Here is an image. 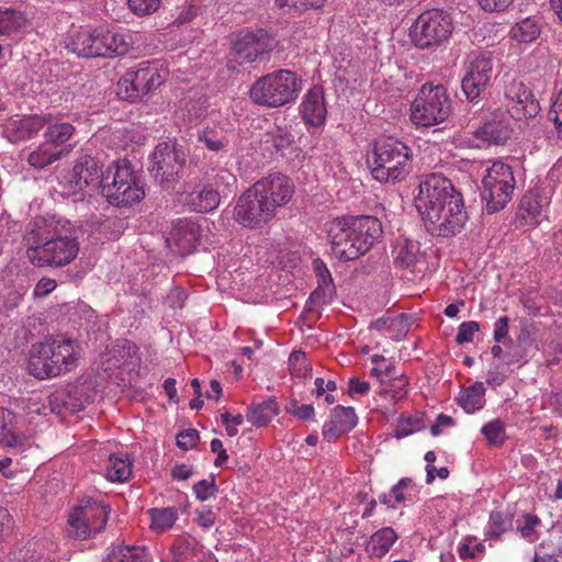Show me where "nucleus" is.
Masks as SVG:
<instances>
[{"label": "nucleus", "mask_w": 562, "mask_h": 562, "mask_svg": "<svg viewBox=\"0 0 562 562\" xmlns=\"http://www.w3.org/2000/svg\"><path fill=\"white\" fill-rule=\"evenodd\" d=\"M211 451L216 453L217 457L214 461L215 467L222 468L228 460V454L223 447V442L220 439H213L210 443Z\"/></svg>", "instance_id": "obj_62"}, {"label": "nucleus", "mask_w": 562, "mask_h": 562, "mask_svg": "<svg viewBox=\"0 0 562 562\" xmlns=\"http://www.w3.org/2000/svg\"><path fill=\"white\" fill-rule=\"evenodd\" d=\"M347 217L334 220L328 228V237L330 239V250L334 257L339 260L349 261L348 257L342 254L344 249H348L349 244H355L353 236L348 228Z\"/></svg>", "instance_id": "obj_26"}, {"label": "nucleus", "mask_w": 562, "mask_h": 562, "mask_svg": "<svg viewBox=\"0 0 562 562\" xmlns=\"http://www.w3.org/2000/svg\"><path fill=\"white\" fill-rule=\"evenodd\" d=\"M276 45L274 37L266 30H243L237 34L231 50V57L239 65L252 63Z\"/></svg>", "instance_id": "obj_14"}, {"label": "nucleus", "mask_w": 562, "mask_h": 562, "mask_svg": "<svg viewBox=\"0 0 562 562\" xmlns=\"http://www.w3.org/2000/svg\"><path fill=\"white\" fill-rule=\"evenodd\" d=\"M103 29L104 25L80 30L71 42L72 52L86 58L103 57Z\"/></svg>", "instance_id": "obj_24"}, {"label": "nucleus", "mask_w": 562, "mask_h": 562, "mask_svg": "<svg viewBox=\"0 0 562 562\" xmlns=\"http://www.w3.org/2000/svg\"><path fill=\"white\" fill-rule=\"evenodd\" d=\"M195 514H196V516H195L194 520L199 526H201L205 529H209L214 525L215 515L210 508H207V507L199 508V509H196Z\"/></svg>", "instance_id": "obj_61"}, {"label": "nucleus", "mask_w": 562, "mask_h": 562, "mask_svg": "<svg viewBox=\"0 0 562 562\" xmlns=\"http://www.w3.org/2000/svg\"><path fill=\"white\" fill-rule=\"evenodd\" d=\"M454 31L452 15L442 9L422 12L411 26V40L420 48H436L449 42Z\"/></svg>", "instance_id": "obj_9"}, {"label": "nucleus", "mask_w": 562, "mask_h": 562, "mask_svg": "<svg viewBox=\"0 0 562 562\" xmlns=\"http://www.w3.org/2000/svg\"><path fill=\"white\" fill-rule=\"evenodd\" d=\"M549 119L553 122L559 137L562 138V90L557 94L551 105Z\"/></svg>", "instance_id": "obj_56"}, {"label": "nucleus", "mask_w": 562, "mask_h": 562, "mask_svg": "<svg viewBox=\"0 0 562 562\" xmlns=\"http://www.w3.org/2000/svg\"><path fill=\"white\" fill-rule=\"evenodd\" d=\"M398 539L397 533L391 527H383L371 535L366 544V551L370 557H384Z\"/></svg>", "instance_id": "obj_30"}, {"label": "nucleus", "mask_w": 562, "mask_h": 562, "mask_svg": "<svg viewBox=\"0 0 562 562\" xmlns=\"http://www.w3.org/2000/svg\"><path fill=\"white\" fill-rule=\"evenodd\" d=\"M510 135L509 120L507 113L496 110L490 117L475 130L474 139L471 143L473 147H485L505 143Z\"/></svg>", "instance_id": "obj_19"}, {"label": "nucleus", "mask_w": 562, "mask_h": 562, "mask_svg": "<svg viewBox=\"0 0 562 562\" xmlns=\"http://www.w3.org/2000/svg\"><path fill=\"white\" fill-rule=\"evenodd\" d=\"M347 220L355 244H349L348 249H344L342 254L348 257V260H355L364 255L378 241L383 231L381 222L373 216H351Z\"/></svg>", "instance_id": "obj_16"}, {"label": "nucleus", "mask_w": 562, "mask_h": 562, "mask_svg": "<svg viewBox=\"0 0 562 562\" xmlns=\"http://www.w3.org/2000/svg\"><path fill=\"white\" fill-rule=\"evenodd\" d=\"M301 88V79L295 72L280 69L257 79L249 97L256 104L279 108L294 102Z\"/></svg>", "instance_id": "obj_7"}, {"label": "nucleus", "mask_w": 562, "mask_h": 562, "mask_svg": "<svg viewBox=\"0 0 562 562\" xmlns=\"http://www.w3.org/2000/svg\"><path fill=\"white\" fill-rule=\"evenodd\" d=\"M70 398V413L83 411L97 396L94 382L90 378L78 380L67 389Z\"/></svg>", "instance_id": "obj_28"}, {"label": "nucleus", "mask_w": 562, "mask_h": 562, "mask_svg": "<svg viewBox=\"0 0 562 562\" xmlns=\"http://www.w3.org/2000/svg\"><path fill=\"white\" fill-rule=\"evenodd\" d=\"M301 113L304 121L312 126H321L326 119L327 110L321 88L311 89L301 103Z\"/></svg>", "instance_id": "obj_25"}, {"label": "nucleus", "mask_w": 562, "mask_h": 562, "mask_svg": "<svg viewBox=\"0 0 562 562\" xmlns=\"http://www.w3.org/2000/svg\"><path fill=\"white\" fill-rule=\"evenodd\" d=\"M200 440V435L196 429L188 428L178 431V448L189 450L194 448Z\"/></svg>", "instance_id": "obj_57"}, {"label": "nucleus", "mask_w": 562, "mask_h": 562, "mask_svg": "<svg viewBox=\"0 0 562 562\" xmlns=\"http://www.w3.org/2000/svg\"><path fill=\"white\" fill-rule=\"evenodd\" d=\"M326 0H276V2L284 8H294L296 10H307V9H319L324 5Z\"/></svg>", "instance_id": "obj_55"}, {"label": "nucleus", "mask_w": 562, "mask_h": 562, "mask_svg": "<svg viewBox=\"0 0 562 562\" xmlns=\"http://www.w3.org/2000/svg\"><path fill=\"white\" fill-rule=\"evenodd\" d=\"M465 75L462 79V91L471 102L480 98L490 85L493 61L488 53L471 52L465 59Z\"/></svg>", "instance_id": "obj_13"}, {"label": "nucleus", "mask_w": 562, "mask_h": 562, "mask_svg": "<svg viewBox=\"0 0 562 562\" xmlns=\"http://www.w3.org/2000/svg\"><path fill=\"white\" fill-rule=\"evenodd\" d=\"M252 187L274 215L292 200L295 190L293 181L280 172L259 179Z\"/></svg>", "instance_id": "obj_17"}, {"label": "nucleus", "mask_w": 562, "mask_h": 562, "mask_svg": "<svg viewBox=\"0 0 562 562\" xmlns=\"http://www.w3.org/2000/svg\"><path fill=\"white\" fill-rule=\"evenodd\" d=\"M515 177L509 165L494 160L490 162L482 177V196L486 201L488 213L504 209L512 200L515 189Z\"/></svg>", "instance_id": "obj_10"}, {"label": "nucleus", "mask_w": 562, "mask_h": 562, "mask_svg": "<svg viewBox=\"0 0 562 562\" xmlns=\"http://www.w3.org/2000/svg\"><path fill=\"white\" fill-rule=\"evenodd\" d=\"M507 113L515 120H527L538 115L540 105L522 81L513 80L505 88Z\"/></svg>", "instance_id": "obj_18"}, {"label": "nucleus", "mask_w": 562, "mask_h": 562, "mask_svg": "<svg viewBox=\"0 0 562 562\" xmlns=\"http://www.w3.org/2000/svg\"><path fill=\"white\" fill-rule=\"evenodd\" d=\"M481 432L492 446H502L506 439L505 425L499 419L486 423L481 428Z\"/></svg>", "instance_id": "obj_43"}, {"label": "nucleus", "mask_w": 562, "mask_h": 562, "mask_svg": "<svg viewBox=\"0 0 562 562\" xmlns=\"http://www.w3.org/2000/svg\"><path fill=\"white\" fill-rule=\"evenodd\" d=\"M233 216L238 224L250 229L261 228L276 217L252 186L238 198Z\"/></svg>", "instance_id": "obj_15"}, {"label": "nucleus", "mask_w": 562, "mask_h": 562, "mask_svg": "<svg viewBox=\"0 0 562 562\" xmlns=\"http://www.w3.org/2000/svg\"><path fill=\"white\" fill-rule=\"evenodd\" d=\"M139 363L137 347L127 339H119L102 356V364L105 371L120 369L123 371H133Z\"/></svg>", "instance_id": "obj_20"}, {"label": "nucleus", "mask_w": 562, "mask_h": 562, "mask_svg": "<svg viewBox=\"0 0 562 562\" xmlns=\"http://www.w3.org/2000/svg\"><path fill=\"white\" fill-rule=\"evenodd\" d=\"M279 413V406L273 397H269L261 403L251 405L246 414L247 420L256 426L262 427L270 423Z\"/></svg>", "instance_id": "obj_33"}, {"label": "nucleus", "mask_w": 562, "mask_h": 562, "mask_svg": "<svg viewBox=\"0 0 562 562\" xmlns=\"http://www.w3.org/2000/svg\"><path fill=\"white\" fill-rule=\"evenodd\" d=\"M13 525L14 520L10 512L4 507H0V542L10 536Z\"/></svg>", "instance_id": "obj_59"}, {"label": "nucleus", "mask_w": 562, "mask_h": 562, "mask_svg": "<svg viewBox=\"0 0 562 562\" xmlns=\"http://www.w3.org/2000/svg\"><path fill=\"white\" fill-rule=\"evenodd\" d=\"M374 161L372 177L381 182L404 180L412 168V149L402 140L392 137H381L374 143Z\"/></svg>", "instance_id": "obj_6"}, {"label": "nucleus", "mask_w": 562, "mask_h": 562, "mask_svg": "<svg viewBox=\"0 0 562 562\" xmlns=\"http://www.w3.org/2000/svg\"><path fill=\"white\" fill-rule=\"evenodd\" d=\"M47 127L44 132L45 142L56 148H66L65 145L70 142L76 133V127L68 122H55L53 119L46 123Z\"/></svg>", "instance_id": "obj_34"}, {"label": "nucleus", "mask_w": 562, "mask_h": 562, "mask_svg": "<svg viewBox=\"0 0 562 562\" xmlns=\"http://www.w3.org/2000/svg\"><path fill=\"white\" fill-rule=\"evenodd\" d=\"M541 520L535 515H525L522 524L517 527L521 537L528 542L532 543L538 540L536 528L540 526Z\"/></svg>", "instance_id": "obj_51"}, {"label": "nucleus", "mask_w": 562, "mask_h": 562, "mask_svg": "<svg viewBox=\"0 0 562 562\" xmlns=\"http://www.w3.org/2000/svg\"><path fill=\"white\" fill-rule=\"evenodd\" d=\"M408 381L404 374H398L390 379H381L376 394L379 397L396 403L407 395Z\"/></svg>", "instance_id": "obj_37"}, {"label": "nucleus", "mask_w": 562, "mask_h": 562, "mask_svg": "<svg viewBox=\"0 0 562 562\" xmlns=\"http://www.w3.org/2000/svg\"><path fill=\"white\" fill-rule=\"evenodd\" d=\"M110 508L109 506L88 499H81L68 517L67 532L76 539H87L104 529Z\"/></svg>", "instance_id": "obj_12"}, {"label": "nucleus", "mask_w": 562, "mask_h": 562, "mask_svg": "<svg viewBox=\"0 0 562 562\" xmlns=\"http://www.w3.org/2000/svg\"><path fill=\"white\" fill-rule=\"evenodd\" d=\"M508 371L509 370L505 369V366L503 363L493 362L487 372V384L494 387L499 386L506 380Z\"/></svg>", "instance_id": "obj_54"}, {"label": "nucleus", "mask_w": 562, "mask_h": 562, "mask_svg": "<svg viewBox=\"0 0 562 562\" xmlns=\"http://www.w3.org/2000/svg\"><path fill=\"white\" fill-rule=\"evenodd\" d=\"M57 286L54 279L42 278L35 285L33 294L35 297H43L52 293Z\"/></svg>", "instance_id": "obj_60"}, {"label": "nucleus", "mask_w": 562, "mask_h": 562, "mask_svg": "<svg viewBox=\"0 0 562 562\" xmlns=\"http://www.w3.org/2000/svg\"><path fill=\"white\" fill-rule=\"evenodd\" d=\"M508 323L507 316L499 317L494 324L493 338L496 342H503L508 335Z\"/></svg>", "instance_id": "obj_63"}, {"label": "nucleus", "mask_w": 562, "mask_h": 562, "mask_svg": "<svg viewBox=\"0 0 562 562\" xmlns=\"http://www.w3.org/2000/svg\"><path fill=\"white\" fill-rule=\"evenodd\" d=\"M32 26L27 14L12 7H0V36L13 42L25 37Z\"/></svg>", "instance_id": "obj_22"}, {"label": "nucleus", "mask_w": 562, "mask_h": 562, "mask_svg": "<svg viewBox=\"0 0 562 562\" xmlns=\"http://www.w3.org/2000/svg\"><path fill=\"white\" fill-rule=\"evenodd\" d=\"M393 252L394 263L400 268L413 269L422 258L419 243L406 238L397 241Z\"/></svg>", "instance_id": "obj_31"}, {"label": "nucleus", "mask_w": 562, "mask_h": 562, "mask_svg": "<svg viewBox=\"0 0 562 562\" xmlns=\"http://www.w3.org/2000/svg\"><path fill=\"white\" fill-rule=\"evenodd\" d=\"M70 149L71 147L56 148L49 145V143L44 142L36 149L30 153L27 161L34 168L43 169L66 156Z\"/></svg>", "instance_id": "obj_32"}, {"label": "nucleus", "mask_w": 562, "mask_h": 562, "mask_svg": "<svg viewBox=\"0 0 562 562\" xmlns=\"http://www.w3.org/2000/svg\"><path fill=\"white\" fill-rule=\"evenodd\" d=\"M331 416L338 424V427L345 432L350 431L358 422L353 407L336 406L333 409Z\"/></svg>", "instance_id": "obj_44"}, {"label": "nucleus", "mask_w": 562, "mask_h": 562, "mask_svg": "<svg viewBox=\"0 0 562 562\" xmlns=\"http://www.w3.org/2000/svg\"><path fill=\"white\" fill-rule=\"evenodd\" d=\"M150 518V528L156 532H165L176 522V513L173 508H150L147 510Z\"/></svg>", "instance_id": "obj_42"}, {"label": "nucleus", "mask_w": 562, "mask_h": 562, "mask_svg": "<svg viewBox=\"0 0 562 562\" xmlns=\"http://www.w3.org/2000/svg\"><path fill=\"white\" fill-rule=\"evenodd\" d=\"M415 205L427 229L439 236L460 233L468 220L461 194L438 173L428 175L420 182Z\"/></svg>", "instance_id": "obj_2"}, {"label": "nucleus", "mask_w": 562, "mask_h": 562, "mask_svg": "<svg viewBox=\"0 0 562 562\" xmlns=\"http://www.w3.org/2000/svg\"><path fill=\"white\" fill-rule=\"evenodd\" d=\"M192 490L199 501L205 502L211 498L216 491L215 481L213 477L209 480H201L193 485Z\"/></svg>", "instance_id": "obj_53"}, {"label": "nucleus", "mask_w": 562, "mask_h": 562, "mask_svg": "<svg viewBox=\"0 0 562 562\" xmlns=\"http://www.w3.org/2000/svg\"><path fill=\"white\" fill-rule=\"evenodd\" d=\"M13 415L10 411L0 407V440L3 445L15 447L20 443L19 435L11 431L8 426L12 422Z\"/></svg>", "instance_id": "obj_45"}, {"label": "nucleus", "mask_w": 562, "mask_h": 562, "mask_svg": "<svg viewBox=\"0 0 562 562\" xmlns=\"http://www.w3.org/2000/svg\"><path fill=\"white\" fill-rule=\"evenodd\" d=\"M166 78V70L159 69L157 61L140 63L135 70L127 71L117 82V95L122 100H143L158 88Z\"/></svg>", "instance_id": "obj_11"}, {"label": "nucleus", "mask_w": 562, "mask_h": 562, "mask_svg": "<svg viewBox=\"0 0 562 562\" xmlns=\"http://www.w3.org/2000/svg\"><path fill=\"white\" fill-rule=\"evenodd\" d=\"M370 384L367 381H362L357 376H353L348 382V392L351 396L364 395L369 392Z\"/></svg>", "instance_id": "obj_64"}, {"label": "nucleus", "mask_w": 562, "mask_h": 562, "mask_svg": "<svg viewBox=\"0 0 562 562\" xmlns=\"http://www.w3.org/2000/svg\"><path fill=\"white\" fill-rule=\"evenodd\" d=\"M509 526L510 521L501 512H492L490 514L488 528L485 536L487 539H496L503 535Z\"/></svg>", "instance_id": "obj_48"}, {"label": "nucleus", "mask_w": 562, "mask_h": 562, "mask_svg": "<svg viewBox=\"0 0 562 562\" xmlns=\"http://www.w3.org/2000/svg\"><path fill=\"white\" fill-rule=\"evenodd\" d=\"M48 407L53 414L60 415L64 411L70 412V398L66 389L54 391L47 398Z\"/></svg>", "instance_id": "obj_49"}, {"label": "nucleus", "mask_w": 562, "mask_h": 562, "mask_svg": "<svg viewBox=\"0 0 562 562\" xmlns=\"http://www.w3.org/2000/svg\"><path fill=\"white\" fill-rule=\"evenodd\" d=\"M547 204L548 203L536 193L528 192L524 194L517 212V221L520 225L536 227L541 222Z\"/></svg>", "instance_id": "obj_27"}, {"label": "nucleus", "mask_w": 562, "mask_h": 562, "mask_svg": "<svg viewBox=\"0 0 562 562\" xmlns=\"http://www.w3.org/2000/svg\"><path fill=\"white\" fill-rule=\"evenodd\" d=\"M484 394V384L476 382L460 395L459 404L467 413H474L483 407Z\"/></svg>", "instance_id": "obj_39"}, {"label": "nucleus", "mask_w": 562, "mask_h": 562, "mask_svg": "<svg viewBox=\"0 0 562 562\" xmlns=\"http://www.w3.org/2000/svg\"><path fill=\"white\" fill-rule=\"evenodd\" d=\"M131 10L138 14H149L159 8L160 0H127Z\"/></svg>", "instance_id": "obj_58"}, {"label": "nucleus", "mask_w": 562, "mask_h": 562, "mask_svg": "<svg viewBox=\"0 0 562 562\" xmlns=\"http://www.w3.org/2000/svg\"><path fill=\"white\" fill-rule=\"evenodd\" d=\"M52 120V114H34L10 119L3 130L11 143L30 139L35 136Z\"/></svg>", "instance_id": "obj_21"}, {"label": "nucleus", "mask_w": 562, "mask_h": 562, "mask_svg": "<svg viewBox=\"0 0 562 562\" xmlns=\"http://www.w3.org/2000/svg\"><path fill=\"white\" fill-rule=\"evenodd\" d=\"M451 113V100L442 85L424 83L411 105V121L429 127L445 122Z\"/></svg>", "instance_id": "obj_8"}, {"label": "nucleus", "mask_w": 562, "mask_h": 562, "mask_svg": "<svg viewBox=\"0 0 562 562\" xmlns=\"http://www.w3.org/2000/svg\"><path fill=\"white\" fill-rule=\"evenodd\" d=\"M132 462L121 456L111 454L105 468V477L111 482H125L131 477Z\"/></svg>", "instance_id": "obj_38"}, {"label": "nucleus", "mask_w": 562, "mask_h": 562, "mask_svg": "<svg viewBox=\"0 0 562 562\" xmlns=\"http://www.w3.org/2000/svg\"><path fill=\"white\" fill-rule=\"evenodd\" d=\"M103 57L125 55L131 47V35L103 29Z\"/></svg>", "instance_id": "obj_35"}, {"label": "nucleus", "mask_w": 562, "mask_h": 562, "mask_svg": "<svg viewBox=\"0 0 562 562\" xmlns=\"http://www.w3.org/2000/svg\"><path fill=\"white\" fill-rule=\"evenodd\" d=\"M80 348L61 335L48 336L29 350L27 372L37 380L65 375L79 366Z\"/></svg>", "instance_id": "obj_4"}, {"label": "nucleus", "mask_w": 562, "mask_h": 562, "mask_svg": "<svg viewBox=\"0 0 562 562\" xmlns=\"http://www.w3.org/2000/svg\"><path fill=\"white\" fill-rule=\"evenodd\" d=\"M200 226L191 220L178 221V256L192 254L199 244Z\"/></svg>", "instance_id": "obj_29"}, {"label": "nucleus", "mask_w": 562, "mask_h": 562, "mask_svg": "<svg viewBox=\"0 0 562 562\" xmlns=\"http://www.w3.org/2000/svg\"><path fill=\"white\" fill-rule=\"evenodd\" d=\"M424 428V415L419 412L414 414H403L394 430V437L397 439L411 436Z\"/></svg>", "instance_id": "obj_41"}, {"label": "nucleus", "mask_w": 562, "mask_h": 562, "mask_svg": "<svg viewBox=\"0 0 562 562\" xmlns=\"http://www.w3.org/2000/svg\"><path fill=\"white\" fill-rule=\"evenodd\" d=\"M150 160L149 171L153 177L160 183L169 182L175 175L176 142L159 143L151 154Z\"/></svg>", "instance_id": "obj_23"}, {"label": "nucleus", "mask_w": 562, "mask_h": 562, "mask_svg": "<svg viewBox=\"0 0 562 562\" xmlns=\"http://www.w3.org/2000/svg\"><path fill=\"white\" fill-rule=\"evenodd\" d=\"M26 257L35 267H64L79 252L76 229L69 222L50 221L26 237Z\"/></svg>", "instance_id": "obj_3"}, {"label": "nucleus", "mask_w": 562, "mask_h": 562, "mask_svg": "<svg viewBox=\"0 0 562 562\" xmlns=\"http://www.w3.org/2000/svg\"><path fill=\"white\" fill-rule=\"evenodd\" d=\"M480 330V325L475 321L463 322L459 325L456 335V341L459 345L468 344L473 340L474 334Z\"/></svg>", "instance_id": "obj_52"}, {"label": "nucleus", "mask_w": 562, "mask_h": 562, "mask_svg": "<svg viewBox=\"0 0 562 562\" xmlns=\"http://www.w3.org/2000/svg\"><path fill=\"white\" fill-rule=\"evenodd\" d=\"M374 367L371 369V375L375 376L379 382L381 379H390L396 376L394 364L383 356L374 355L371 357Z\"/></svg>", "instance_id": "obj_47"}, {"label": "nucleus", "mask_w": 562, "mask_h": 562, "mask_svg": "<svg viewBox=\"0 0 562 562\" xmlns=\"http://www.w3.org/2000/svg\"><path fill=\"white\" fill-rule=\"evenodd\" d=\"M198 138L205 145L207 149L212 151L221 150L226 144L222 133H220L215 128L210 127H206L202 132H200Z\"/></svg>", "instance_id": "obj_50"}, {"label": "nucleus", "mask_w": 562, "mask_h": 562, "mask_svg": "<svg viewBox=\"0 0 562 562\" xmlns=\"http://www.w3.org/2000/svg\"><path fill=\"white\" fill-rule=\"evenodd\" d=\"M235 183V176L226 170L216 173L214 183L203 182L195 175L184 181L182 191L178 192V203L193 212L213 211L220 205L221 193H231Z\"/></svg>", "instance_id": "obj_5"}, {"label": "nucleus", "mask_w": 562, "mask_h": 562, "mask_svg": "<svg viewBox=\"0 0 562 562\" xmlns=\"http://www.w3.org/2000/svg\"><path fill=\"white\" fill-rule=\"evenodd\" d=\"M485 547L475 537H465L459 544L458 553L462 560H472L482 555Z\"/></svg>", "instance_id": "obj_46"}, {"label": "nucleus", "mask_w": 562, "mask_h": 562, "mask_svg": "<svg viewBox=\"0 0 562 562\" xmlns=\"http://www.w3.org/2000/svg\"><path fill=\"white\" fill-rule=\"evenodd\" d=\"M540 35V25L533 18L518 21L510 30L513 40L519 43H531Z\"/></svg>", "instance_id": "obj_40"}, {"label": "nucleus", "mask_w": 562, "mask_h": 562, "mask_svg": "<svg viewBox=\"0 0 562 562\" xmlns=\"http://www.w3.org/2000/svg\"><path fill=\"white\" fill-rule=\"evenodd\" d=\"M64 179L74 192L89 186H100L102 195L117 207L133 205L145 195L139 177L127 159L113 161L103 172L95 157L83 155L76 160Z\"/></svg>", "instance_id": "obj_1"}, {"label": "nucleus", "mask_w": 562, "mask_h": 562, "mask_svg": "<svg viewBox=\"0 0 562 562\" xmlns=\"http://www.w3.org/2000/svg\"><path fill=\"white\" fill-rule=\"evenodd\" d=\"M148 558L143 547L117 544L108 549L103 562H147Z\"/></svg>", "instance_id": "obj_36"}]
</instances>
